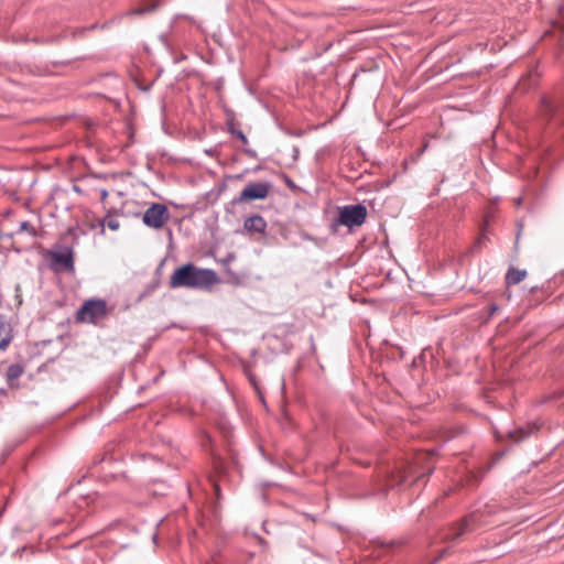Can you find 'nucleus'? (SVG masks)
<instances>
[{"label":"nucleus","instance_id":"obj_1","mask_svg":"<svg viewBox=\"0 0 564 564\" xmlns=\"http://www.w3.org/2000/svg\"><path fill=\"white\" fill-rule=\"evenodd\" d=\"M218 282V275L214 270L186 263L174 270L170 276L169 284L171 289L207 290Z\"/></svg>","mask_w":564,"mask_h":564},{"label":"nucleus","instance_id":"obj_2","mask_svg":"<svg viewBox=\"0 0 564 564\" xmlns=\"http://www.w3.org/2000/svg\"><path fill=\"white\" fill-rule=\"evenodd\" d=\"M109 315L107 302L102 299L86 300L75 315L77 323L98 325Z\"/></svg>","mask_w":564,"mask_h":564},{"label":"nucleus","instance_id":"obj_3","mask_svg":"<svg viewBox=\"0 0 564 564\" xmlns=\"http://www.w3.org/2000/svg\"><path fill=\"white\" fill-rule=\"evenodd\" d=\"M540 116L549 123L564 124V97H544L540 106Z\"/></svg>","mask_w":564,"mask_h":564},{"label":"nucleus","instance_id":"obj_4","mask_svg":"<svg viewBox=\"0 0 564 564\" xmlns=\"http://www.w3.org/2000/svg\"><path fill=\"white\" fill-rule=\"evenodd\" d=\"M48 259V267L55 273H74L75 260L74 251L69 247H64L62 251L48 250L45 254Z\"/></svg>","mask_w":564,"mask_h":564},{"label":"nucleus","instance_id":"obj_5","mask_svg":"<svg viewBox=\"0 0 564 564\" xmlns=\"http://www.w3.org/2000/svg\"><path fill=\"white\" fill-rule=\"evenodd\" d=\"M170 212L167 207L161 203H153L142 216L143 224L152 229H162L170 220Z\"/></svg>","mask_w":564,"mask_h":564},{"label":"nucleus","instance_id":"obj_6","mask_svg":"<svg viewBox=\"0 0 564 564\" xmlns=\"http://www.w3.org/2000/svg\"><path fill=\"white\" fill-rule=\"evenodd\" d=\"M367 218V208L361 205H347L339 209L338 224L348 228L361 226Z\"/></svg>","mask_w":564,"mask_h":564},{"label":"nucleus","instance_id":"obj_7","mask_svg":"<svg viewBox=\"0 0 564 564\" xmlns=\"http://www.w3.org/2000/svg\"><path fill=\"white\" fill-rule=\"evenodd\" d=\"M269 194V186L264 183H250L240 193L238 202L264 199Z\"/></svg>","mask_w":564,"mask_h":564},{"label":"nucleus","instance_id":"obj_8","mask_svg":"<svg viewBox=\"0 0 564 564\" xmlns=\"http://www.w3.org/2000/svg\"><path fill=\"white\" fill-rule=\"evenodd\" d=\"M243 227L246 230H248L250 232L262 234V232H264V230L267 228V223L261 216L254 215V216L248 217L245 220Z\"/></svg>","mask_w":564,"mask_h":564},{"label":"nucleus","instance_id":"obj_9","mask_svg":"<svg viewBox=\"0 0 564 564\" xmlns=\"http://www.w3.org/2000/svg\"><path fill=\"white\" fill-rule=\"evenodd\" d=\"M527 276L525 270H520L516 268H510L506 274V284L516 285L522 282Z\"/></svg>","mask_w":564,"mask_h":564},{"label":"nucleus","instance_id":"obj_10","mask_svg":"<svg viewBox=\"0 0 564 564\" xmlns=\"http://www.w3.org/2000/svg\"><path fill=\"white\" fill-rule=\"evenodd\" d=\"M24 372V367L20 364H12L8 367L6 378L9 382L19 379Z\"/></svg>","mask_w":564,"mask_h":564},{"label":"nucleus","instance_id":"obj_11","mask_svg":"<svg viewBox=\"0 0 564 564\" xmlns=\"http://www.w3.org/2000/svg\"><path fill=\"white\" fill-rule=\"evenodd\" d=\"M13 338L11 328L0 325V350H4Z\"/></svg>","mask_w":564,"mask_h":564},{"label":"nucleus","instance_id":"obj_12","mask_svg":"<svg viewBox=\"0 0 564 564\" xmlns=\"http://www.w3.org/2000/svg\"><path fill=\"white\" fill-rule=\"evenodd\" d=\"M99 226L101 227L102 230L105 229V226H107L110 230L116 231L119 229L120 223L117 219L107 215L106 218L99 220Z\"/></svg>","mask_w":564,"mask_h":564},{"label":"nucleus","instance_id":"obj_13","mask_svg":"<svg viewBox=\"0 0 564 564\" xmlns=\"http://www.w3.org/2000/svg\"><path fill=\"white\" fill-rule=\"evenodd\" d=\"M20 231H25L32 237L37 235L35 227L30 221H22L20 224Z\"/></svg>","mask_w":564,"mask_h":564},{"label":"nucleus","instance_id":"obj_14","mask_svg":"<svg viewBox=\"0 0 564 564\" xmlns=\"http://www.w3.org/2000/svg\"><path fill=\"white\" fill-rule=\"evenodd\" d=\"M229 131L231 132V134L236 135L242 142V144H247L248 143V139H247L246 134L241 130H237V129H235L231 126L229 128Z\"/></svg>","mask_w":564,"mask_h":564},{"label":"nucleus","instance_id":"obj_15","mask_svg":"<svg viewBox=\"0 0 564 564\" xmlns=\"http://www.w3.org/2000/svg\"><path fill=\"white\" fill-rule=\"evenodd\" d=\"M497 310H498V306L496 304H492L490 306V315H494L497 312Z\"/></svg>","mask_w":564,"mask_h":564},{"label":"nucleus","instance_id":"obj_16","mask_svg":"<svg viewBox=\"0 0 564 564\" xmlns=\"http://www.w3.org/2000/svg\"><path fill=\"white\" fill-rule=\"evenodd\" d=\"M100 195H101V199H102V200H105V199L108 197V192H107V189H102V191H101V193H100Z\"/></svg>","mask_w":564,"mask_h":564},{"label":"nucleus","instance_id":"obj_17","mask_svg":"<svg viewBox=\"0 0 564 564\" xmlns=\"http://www.w3.org/2000/svg\"><path fill=\"white\" fill-rule=\"evenodd\" d=\"M145 11H147V10H144V9H138V10H134V11H133V13H134V14H141V13H143V12H145Z\"/></svg>","mask_w":564,"mask_h":564},{"label":"nucleus","instance_id":"obj_18","mask_svg":"<svg viewBox=\"0 0 564 564\" xmlns=\"http://www.w3.org/2000/svg\"><path fill=\"white\" fill-rule=\"evenodd\" d=\"M462 534H463V530L460 529L459 531H457V532L455 533L454 538L456 539V538H458V536H459V535H462Z\"/></svg>","mask_w":564,"mask_h":564},{"label":"nucleus","instance_id":"obj_19","mask_svg":"<svg viewBox=\"0 0 564 564\" xmlns=\"http://www.w3.org/2000/svg\"><path fill=\"white\" fill-rule=\"evenodd\" d=\"M520 432L522 433V435H521L520 437H516V436H513L516 441H519L520 438H523V437L527 435V434H524L522 431H520Z\"/></svg>","mask_w":564,"mask_h":564},{"label":"nucleus","instance_id":"obj_20","mask_svg":"<svg viewBox=\"0 0 564 564\" xmlns=\"http://www.w3.org/2000/svg\"><path fill=\"white\" fill-rule=\"evenodd\" d=\"M516 203H517V205H521V203H522V197L517 198Z\"/></svg>","mask_w":564,"mask_h":564}]
</instances>
